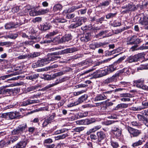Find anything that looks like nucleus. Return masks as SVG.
Returning <instances> with one entry per match:
<instances>
[{
	"instance_id": "nucleus-43",
	"label": "nucleus",
	"mask_w": 148,
	"mask_h": 148,
	"mask_svg": "<svg viewBox=\"0 0 148 148\" xmlns=\"http://www.w3.org/2000/svg\"><path fill=\"white\" fill-rule=\"evenodd\" d=\"M68 130L66 129H62L61 130H57L55 132V134H58L62 133H64L68 131Z\"/></svg>"
},
{
	"instance_id": "nucleus-22",
	"label": "nucleus",
	"mask_w": 148,
	"mask_h": 148,
	"mask_svg": "<svg viewBox=\"0 0 148 148\" xmlns=\"http://www.w3.org/2000/svg\"><path fill=\"white\" fill-rule=\"evenodd\" d=\"M121 53L119 54H118L114 56L112 58H108V59L105 60H101V61H99V62H96L95 63V66H99L103 64L104 63H107L108 62V61H110L112 58H114L116 57L117 56L119 55L120 54H121Z\"/></svg>"
},
{
	"instance_id": "nucleus-5",
	"label": "nucleus",
	"mask_w": 148,
	"mask_h": 148,
	"mask_svg": "<svg viewBox=\"0 0 148 148\" xmlns=\"http://www.w3.org/2000/svg\"><path fill=\"white\" fill-rule=\"evenodd\" d=\"M141 42L140 39L137 38V36L134 35L127 38V45H138Z\"/></svg>"
},
{
	"instance_id": "nucleus-1",
	"label": "nucleus",
	"mask_w": 148,
	"mask_h": 148,
	"mask_svg": "<svg viewBox=\"0 0 148 148\" xmlns=\"http://www.w3.org/2000/svg\"><path fill=\"white\" fill-rule=\"evenodd\" d=\"M116 69L113 65H111L107 67V68L102 70H98L97 73L99 77H101L113 72Z\"/></svg>"
},
{
	"instance_id": "nucleus-20",
	"label": "nucleus",
	"mask_w": 148,
	"mask_h": 148,
	"mask_svg": "<svg viewBox=\"0 0 148 148\" xmlns=\"http://www.w3.org/2000/svg\"><path fill=\"white\" fill-rule=\"evenodd\" d=\"M39 101L37 100H28L23 102L22 105L24 106H27L28 105L39 103Z\"/></svg>"
},
{
	"instance_id": "nucleus-7",
	"label": "nucleus",
	"mask_w": 148,
	"mask_h": 148,
	"mask_svg": "<svg viewBox=\"0 0 148 148\" xmlns=\"http://www.w3.org/2000/svg\"><path fill=\"white\" fill-rule=\"evenodd\" d=\"M127 130L132 137H137L140 133V132L137 129H134L129 126L127 127Z\"/></svg>"
},
{
	"instance_id": "nucleus-58",
	"label": "nucleus",
	"mask_w": 148,
	"mask_h": 148,
	"mask_svg": "<svg viewBox=\"0 0 148 148\" xmlns=\"http://www.w3.org/2000/svg\"><path fill=\"white\" fill-rule=\"evenodd\" d=\"M64 72H60L58 73H55L53 75V78H55L56 77L60 76L64 74Z\"/></svg>"
},
{
	"instance_id": "nucleus-60",
	"label": "nucleus",
	"mask_w": 148,
	"mask_h": 148,
	"mask_svg": "<svg viewBox=\"0 0 148 148\" xmlns=\"http://www.w3.org/2000/svg\"><path fill=\"white\" fill-rule=\"evenodd\" d=\"M78 105V104L77 102L76 101L74 103H72L70 104H69L67 106L68 107H71Z\"/></svg>"
},
{
	"instance_id": "nucleus-34",
	"label": "nucleus",
	"mask_w": 148,
	"mask_h": 148,
	"mask_svg": "<svg viewBox=\"0 0 148 148\" xmlns=\"http://www.w3.org/2000/svg\"><path fill=\"white\" fill-rule=\"evenodd\" d=\"M38 11V15L45 14L49 12V9H40Z\"/></svg>"
},
{
	"instance_id": "nucleus-16",
	"label": "nucleus",
	"mask_w": 148,
	"mask_h": 148,
	"mask_svg": "<svg viewBox=\"0 0 148 148\" xmlns=\"http://www.w3.org/2000/svg\"><path fill=\"white\" fill-rule=\"evenodd\" d=\"M97 135L98 138V141L99 143L100 142L106 137L105 134L102 131H100L97 133Z\"/></svg>"
},
{
	"instance_id": "nucleus-18",
	"label": "nucleus",
	"mask_w": 148,
	"mask_h": 148,
	"mask_svg": "<svg viewBox=\"0 0 148 148\" xmlns=\"http://www.w3.org/2000/svg\"><path fill=\"white\" fill-rule=\"evenodd\" d=\"M117 80L114 75H113L110 78H108L105 80L103 82L104 85L113 82H115Z\"/></svg>"
},
{
	"instance_id": "nucleus-29",
	"label": "nucleus",
	"mask_w": 148,
	"mask_h": 148,
	"mask_svg": "<svg viewBox=\"0 0 148 148\" xmlns=\"http://www.w3.org/2000/svg\"><path fill=\"white\" fill-rule=\"evenodd\" d=\"M27 144L25 141L20 142L17 144L15 148H24Z\"/></svg>"
},
{
	"instance_id": "nucleus-24",
	"label": "nucleus",
	"mask_w": 148,
	"mask_h": 148,
	"mask_svg": "<svg viewBox=\"0 0 148 148\" xmlns=\"http://www.w3.org/2000/svg\"><path fill=\"white\" fill-rule=\"evenodd\" d=\"M144 80L143 79H140L138 80H134V83L136 87L140 88L141 86L144 83Z\"/></svg>"
},
{
	"instance_id": "nucleus-30",
	"label": "nucleus",
	"mask_w": 148,
	"mask_h": 148,
	"mask_svg": "<svg viewBox=\"0 0 148 148\" xmlns=\"http://www.w3.org/2000/svg\"><path fill=\"white\" fill-rule=\"evenodd\" d=\"M62 6L60 4L55 5L53 7V11L54 12L59 11L62 9Z\"/></svg>"
},
{
	"instance_id": "nucleus-63",
	"label": "nucleus",
	"mask_w": 148,
	"mask_h": 148,
	"mask_svg": "<svg viewBox=\"0 0 148 148\" xmlns=\"http://www.w3.org/2000/svg\"><path fill=\"white\" fill-rule=\"evenodd\" d=\"M45 79L46 80H51L52 79L54 78L53 77V75L52 76L49 75H44Z\"/></svg>"
},
{
	"instance_id": "nucleus-12",
	"label": "nucleus",
	"mask_w": 148,
	"mask_h": 148,
	"mask_svg": "<svg viewBox=\"0 0 148 148\" xmlns=\"http://www.w3.org/2000/svg\"><path fill=\"white\" fill-rule=\"evenodd\" d=\"M142 55L140 54H138L134 56H131L127 58V60L129 63L137 61L141 58Z\"/></svg>"
},
{
	"instance_id": "nucleus-59",
	"label": "nucleus",
	"mask_w": 148,
	"mask_h": 148,
	"mask_svg": "<svg viewBox=\"0 0 148 148\" xmlns=\"http://www.w3.org/2000/svg\"><path fill=\"white\" fill-rule=\"evenodd\" d=\"M113 26L116 27L120 26L121 25V23L118 21H114L113 23Z\"/></svg>"
},
{
	"instance_id": "nucleus-51",
	"label": "nucleus",
	"mask_w": 148,
	"mask_h": 148,
	"mask_svg": "<svg viewBox=\"0 0 148 148\" xmlns=\"http://www.w3.org/2000/svg\"><path fill=\"white\" fill-rule=\"evenodd\" d=\"M112 132L115 136H116V137H118L121 135V130H120L119 131L118 130L117 131H115V132Z\"/></svg>"
},
{
	"instance_id": "nucleus-35",
	"label": "nucleus",
	"mask_w": 148,
	"mask_h": 148,
	"mask_svg": "<svg viewBox=\"0 0 148 148\" xmlns=\"http://www.w3.org/2000/svg\"><path fill=\"white\" fill-rule=\"evenodd\" d=\"M29 15L31 16L38 15V11L35 9H32L29 12Z\"/></svg>"
},
{
	"instance_id": "nucleus-25",
	"label": "nucleus",
	"mask_w": 148,
	"mask_h": 148,
	"mask_svg": "<svg viewBox=\"0 0 148 148\" xmlns=\"http://www.w3.org/2000/svg\"><path fill=\"white\" fill-rule=\"evenodd\" d=\"M88 98V95H84L79 98L77 101L79 104L86 101L87 100Z\"/></svg>"
},
{
	"instance_id": "nucleus-52",
	"label": "nucleus",
	"mask_w": 148,
	"mask_h": 148,
	"mask_svg": "<svg viewBox=\"0 0 148 148\" xmlns=\"http://www.w3.org/2000/svg\"><path fill=\"white\" fill-rule=\"evenodd\" d=\"M111 144L112 147L114 148H117L119 146L118 143L116 142L111 141Z\"/></svg>"
},
{
	"instance_id": "nucleus-13",
	"label": "nucleus",
	"mask_w": 148,
	"mask_h": 148,
	"mask_svg": "<svg viewBox=\"0 0 148 148\" xmlns=\"http://www.w3.org/2000/svg\"><path fill=\"white\" fill-rule=\"evenodd\" d=\"M49 58L47 56V58H46L38 60L37 61V64H38V66H42L45 64L50 63L51 61L50 59H51V57H49Z\"/></svg>"
},
{
	"instance_id": "nucleus-10",
	"label": "nucleus",
	"mask_w": 148,
	"mask_h": 148,
	"mask_svg": "<svg viewBox=\"0 0 148 148\" xmlns=\"http://www.w3.org/2000/svg\"><path fill=\"white\" fill-rule=\"evenodd\" d=\"M106 42H92L89 45V47L90 49L95 50L96 48L101 47L106 44Z\"/></svg>"
},
{
	"instance_id": "nucleus-2",
	"label": "nucleus",
	"mask_w": 148,
	"mask_h": 148,
	"mask_svg": "<svg viewBox=\"0 0 148 148\" xmlns=\"http://www.w3.org/2000/svg\"><path fill=\"white\" fill-rule=\"evenodd\" d=\"M23 16L19 18L20 21L19 22L14 23L13 22H10L7 23L5 25V27L6 29H10L16 28L17 27L24 23V20Z\"/></svg>"
},
{
	"instance_id": "nucleus-33",
	"label": "nucleus",
	"mask_w": 148,
	"mask_h": 148,
	"mask_svg": "<svg viewBox=\"0 0 148 148\" xmlns=\"http://www.w3.org/2000/svg\"><path fill=\"white\" fill-rule=\"evenodd\" d=\"M90 36L89 34H86L85 36L81 38V40L82 42H87L90 40Z\"/></svg>"
},
{
	"instance_id": "nucleus-54",
	"label": "nucleus",
	"mask_w": 148,
	"mask_h": 148,
	"mask_svg": "<svg viewBox=\"0 0 148 148\" xmlns=\"http://www.w3.org/2000/svg\"><path fill=\"white\" fill-rule=\"evenodd\" d=\"M120 96L121 97H132V95L129 93H122V94H120Z\"/></svg>"
},
{
	"instance_id": "nucleus-64",
	"label": "nucleus",
	"mask_w": 148,
	"mask_h": 148,
	"mask_svg": "<svg viewBox=\"0 0 148 148\" xmlns=\"http://www.w3.org/2000/svg\"><path fill=\"white\" fill-rule=\"evenodd\" d=\"M87 86V85L84 84H80L76 85L75 87L76 88H81L86 87Z\"/></svg>"
},
{
	"instance_id": "nucleus-6",
	"label": "nucleus",
	"mask_w": 148,
	"mask_h": 148,
	"mask_svg": "<svg viewBox=\"0 0 148 148\" xmlns=\"http://www.w3.org/2000/svg\"><path fill=\"white\" fill-rule=\"evenodd\" d=\"M140 18L139 20V23L142 25H143L145 28L148 29V26L146 27L145 26L148 25V17L147 15L143 14L140 15Z\"/></svg>"
},
{
	"instance_id": "nucleus-31",
	"label": "nucleus",
	"mask_w": 148,
	"mask_h": 148,
	"mask_svg": "<svg viewBox=\"0 0 148 148\" xmlns=\"http://www.w3.org/2000/svg\"><path fill=\"white\" fill-rule=\"evenodd\" d=\"M56 114L55 113H53L49 115V116H47L46 119L50 123H51L53 121L54 119L56 116Z\"/></svg>"
},
{
	"instance_id": "nucleus-44",
	"label": "nucleus",
	"mask_w": 148,
	"mask_h": 148,
	"mask_svg": "<svg viewBox=\"0 0 148 148\" xmlns=\"http://www.w3.org/2000/svg\"><path fill=\"white\" fill-rule=\"evenodd\" d=\"M40 53L38 52H34L33 54L29 55V58H34L38 56H40Z\"/></svg>"
},
{
	"instance_id": "nucleus-57",
	"label": "nucleus",
	"mask_w": 148,
	"mask_h": 148,
	"mask_svg": "<svg viewBox=\"0 0 148 148\" xmlns=\"http://www.w3.org/2000/svg\"><path fill=\"white\" fill-rule=\"evenodd\" d=\"M88 112H80L79 113V117L82 118L88 115Z\"/></svg>"
},
{
	"instance_id": "nucleus-48",
	"label": "nucleus",
	"mask_w": 148,
	"mask_h": 148,
	"mask_svg": "<svg viewBox=\"0 0 148 148\" xmlns=\"http://www.w3.org/2000/svg\"><path fill=\"white\" fill-rule=\"evenodd\" d=\"M144 108H142V107L141 106L137 107H132L131 108L130 110L133 111H139L144 109Z\"/></svg>"
},
{
	"instance_id": "nucleus-46",
	"label": "nucleus",
	"mask_w": 148,
	"mask_h": 148,
	"mask_svg": "<svg viewBox=\"0 0 148 148\" xmlns=\"http://www.w3.org/2000/svg\"><path fill=\"white\" fill-rule=\"evenodd\" d=\"M116 13H110L106 15V18L107 19H110L111 18H112L114 17L116 15Z\"/></svg>"
},
{
	"instance_id": "nucleus-21",
	"label": "nucleus",
	"mask_w": 148,
	"mask_h": 148,
	"mask_svg": "<svg viewBox=\"0 0 148 148\" xmlns=\"http://www.w3.org/2000/svg\"><path fill=\"white\" fill-rule=\"evenodd\" d=\"M41 30L42 31H45L50 29L51 27V23H46L40 25Z\"/></svg>"
},
{
	"instance_id": "nucleus-8",
	"label": "nucleus",
	"mask_w": 148,
	"mask_h": 148,
	"mask_svg": "<svg viewBox=\"0 0 148 148\" xmlns=\"http://www.w3.org/2000/svg\"><path fill=\"white\" fill-rule=\"evenodd\" d=\"M7 113V119L12 120L17 119L20 117L19 112H10Z\"/></svg>"
},
{
	"instance_id": "nucleus-4",
	"label": "nucleus",
	"mask_w": 148,
	"mask_h": 148,
	"mask_svg": "<svg viewBox=\"0 0 148 148\" xmlns=\"http://www.w3.org/2000/svg\"><path fill=\"white\" fill-rule=\"evenodd\" d=\"M27 127V124L26 123L20 125L14 129L12 131L11 133L13 135H21L25 131Z\"/></svg>"
},
{
	"instance_id": "nucleus-17",
	"label": "nucleus",
	"mask_w": 148,
	"mask_h": 148,
	"mask_svg": "<svg viewBox=\"0 0 148 148\" xmlns=\"http://www.w3.org/2000/svg\"><path fill=\"white\" fill-rule=\"evenodd\" d=\"M107 95H104L103 93L98 95L94 99V101H97L106 99L107 98Z\"/></svg>"
},
{
	"instance_id": "nucleus-50",
	"label": "nucleus",
	"mask_w": 148,
	"mask_h": 148,
	"mask_svg": "<svg viewBox=\"0 0 148 148\" xmlns=\"http://www.w3.org/2000/svg\"><path fill=\"white\" fill-rule=\"evenodd\" d=\"M143 141L141 140H139L138 142L133 143L132 145V146L134 147H136L141 145Z\"/></svg>"
},
{
	"instance_id": "nucleus-40",
	"label": "nucleus",
	"mask_w": 148,
	"mask_h": 148,
	"mask_svg": "<svg viewBox=\"0 0 148 148\" xmlns=\"http://www.w3.org/2000/svg\"><path fill=\"white\" fill-rule=\"evenodd\" d=\"M18 34L16 33H15L14 34H10L6 36L8 38L14 39L18 37Z\"/></svg>"
},
{
	"instance_id": "nucleus-41",
	"label": "nucleus",
	"mask_w": 148,
	"mask_h": 148,
	"mask_svg": "<svg viewBox=\"0 0 148 148\" xmlns=\"http://www.w3.org/2000/svg\"><path fill=\"white\" fill-rule=\"evenodd\" d=\"M126 29L125 27H124L121 29H117L113 31V33L116 34L120 33Z\"/></svg>"
},
{
	"instance_id": "nucleus-55",
	"label": "nucleus",
	"mask_w": 148,
	"mask_h": 148,
	"mask_svg": "<svg viewBox=\"0 0 148 148\" xmlns=\"http://www.w3.org/2000/svg\"><path fill=\"white\" fill-rule=\"evenodd\" d=\"M108 32V31L107 30H105V31H102L101 32L98 34L96 35V37L98 38L100 36H101L102 35L104 34H105L106 33Z\"/></svg>"
},
{
	"instance_id": "nucleus-19",
	"label": "nucleus",
	"mask_w": 148,
	"mask_h": 148,
	"mask_svg": "<svg viewBox=\"0 0 148 148\" xmlns=\"http://www.w3.org/2000/svg\"><path fill=\"white\" fill-rule=\"evenodd\" d=\"M72 38V36L70 34H66L60 39V41L62 42L68 41L71 40Z\"/></svg>"
},
{
	"instance_id": "nucleus-61",
	"label": "nucleus",
	"mask_w": 148,
	"mask_h": 148,
	"mask_svg": "<svg viewBox=\"0 0 148 148\" xmlns=\"http://www.w3.org/2000/svg\"><path fill=\"white\" fill-rule=\"evenodd\" d=\"M90 137L92 140H98L97 137L96 135L93 134H92L90 135Z\"/></svg>"
},
{
	"instance_id": "nucleus-23",
	"label": "nucleus",
	"mask_w": 148,
	"mask_h": 148,
	"mask_svg": "<svg viewBox=\"0 0 148 148\" xmlns=\"http://www.w3.org/2000/svg\"><path fill=\"white\" fill-rule=\"evenodd\" d=\"M10 145V142L8 140H2L0 141V148L7 147Z\"/></svg>"
},
{
	"instance_id": "nucleus-38",
	"label": "nucleus",
	"mask_w": 148,
	"mask_h": 148,
	"mask_svg": "<svg viewBox=\"0 0 148 148\" xmlns=\"http://www.w3.org/2000/svg\"><path fill=\"white\" fill-rule=\"evenodd\" d=\"M125 71V69L122 70H120L116 73L114 75L116 79H117V78L119 77L120 74L123 73H124Z\"/></svg>"
},
{
	"instance_id": "nucleus-15",
	"label": "nucleus",
	"mask_w": 148,
	"mask_h": 148,
	"mask_svg": "<svg viewBox=\"0 0 148 148\" xmlns=\"http://www.w3.org/2000/svg\"><path fill=\"white\" fill-rule=\"evenodd\" d=\"M78 49L76 47L69 48L66 49L61 51V54H66L68 53H71L77 51Z\"/></svg>"
},
{
	"instance_id": "nucleus-45",
	"label": "nucleus",
	"mask_w": 148,
	"mask_h": 148,
	"mask_svg": "<svg viewBox=\"0 0 148 148\" xmlns=\"http://www.w3.org/2000/svg\"><path fill=\"white\" fill-rule=\"evenodd\" d=\"M110 1L106 0L101 3L99 4V6H107L110 4Z\"/></svg>"
},
{
	"instance_id": "nucleus-11",
	"label": "nucleus",
	"mask_w": 148,
	"mask_h": 148,
	"mask_svg": "<svg viewBox=\"0 0 148 148\" xmlns=\"http://www.w3.org/2000/svg\"><path fill=\"white\" fill-rule=\"evenodd\" d=\"M61 54V51L55 52L53 53L50 54H48L47 55V57L49 58V57H51V59L50 61H53L57 60L58 59L60 58L61 57L59 56H57V55H59Z\"/></svg>"
},
{
	"instance_id": "nucleus-27",
	"label": "nucleus",
	"mask_w": 148,
	"mask_h": 148,
	"mask_svg": "<svg viewBox=\"0 0 148 148\" xmlns=\"http://www.w3.org/2000/svg\"><path fill=\"white\" fill-rule=\"evenodd\" d=\"M39 76L38 74H32L29 75L26 77V78L28 79H30L34 81V80L38 78Z\"/></svg>"
},
{
	"instance_id": "nucleus-14",
	"label": "nucleus",
	"mask_w": 148,
	"mask_h": 148,
	"mask_svg": "<svg viewBox=\"0 0 148 148\" xmlns=\"http://www.w3.org/2000/svg\"><path fill=\"white\" fill-rule=\"evenodd\" d=\"M138 7V5H135L133 3H130L127 5V9L123 12H126L129 11H134L137 10Z\"/></svg>"
},
{
	"instance_id": "nucleus-37",
	"label": "nucleus",
	"mask_w": 148,
	"mask_h": 148,
	"mask_svg": "<svg viewBox=\"0 0 148 148\" xmlns=\"http://www.w3.org/2000/svg\"><path fill=\"white\" fill-rule=\"evenodd\" d=\"M120 130H121V129L119 128L116 124L114 123L112 125V132Z\"/></svg>"
},
{
	"instance_id": "nucleus-9",
	"label": "nucleus",
	"mask_w": 148,
	"mask_h": 148,
	"mask_svg": "<svg viewBox=\"0 0 148 148\" xmlns=\"http://www.w3.org/2000/svg\"><path fill=\"white\" fill-rule=\"evenodd\" d=\"M95 120L93 118L86 119L85 120L77 121L76 123L79 124L89 125L95 122Z\"/></svg>"
},
{
	"instance_id": "nucleus-53",
	"label": "nucleus",
	"mask_w": 148,
	"mask_h": 148,
	"mask_svg": "<svg viewBox=\"0 0 148 148\" xmlns=\"http://www.w3.org/2000/svg\"><path fill=\"white\" fill-rule=\"evenodd\" d=\"M148 69V64L145 65H141L139 67H138L137 69L138 70H142L144 69Z\"/></svg>"
},
{
	"instance_id": "nucleus-49",
	"label": "nucleus",
	"mask_w": 148,
	"mask_h": 148,
	"mask_svg": "<svg viewBox=\"0 0 148 148\" xmlns=\"http://www.w3.org/2000/svg\"><path fill=\"white\" fill-rule=\"evenodd\" d=\"M75 15L74 13L67 14L66 16V18L68 19H71L73 18L75 16Z\"/></svg>"
},
{
	"instance_id": "nucleus-32",
	"label": "nucleus",
	"mask_w": 148,
	"mask_h": 148,
	"mask_svg": "<svg viewBox=\"0 0 148 148\" xmlns=\"http://www.w3.org/2000/svg\"><path fill=\"white\" fill-rule=\"evenodd\" d=\"M58 31L57 30L53 31L52 32H50L46 35L45 37L47 38H50L51 36H53L56 35L58 33Z\"/></svg>"
},
{
	"instance_id": "nucleus-47",
	"label": "nucleus",
	"mask_w": 148,
	"mask_h": 148,
	"mask_svg": "<svg viewBox=\"0 0 148 148\" xmlns=\"http://www.w3.org/2000/svg\"><path fill=\"white\" fill-rule=\"evenodd\" d=\"M53 141L51 138H48L45 139L44 141V143L45 146L47 145V144H51L53 142Z\"/></svg>"
},
{
	"instance_id": "nucleus-3",
	"label": "nucleus",
	"mask_w": 148,
	"mask_h": 148,
	"mask_svg": "<svg viewBox=\"0 0 148 148\" xmlns=\"http://www.w3.org/2000/svg\"><path fill=\"white\" fill-rule=\"evenodd\" d=\"M86 21V18L84 17H76L73 19V21H76L75 23L71 24L69 26L70 28L73 29L80 26L82 24V22H85Z\"/></svg>"
},
{
	"instance_id": "nucleus-42",
	"label": "nucleus",
	"mask_w": 148,
	"mask_h": 148,
	"mask_svg": "<svg viewBox=\"0 0 148 148\" xmlns=\"http://www.w3.org/2000/svg\"><path fill=\"white\" fill-rule=\"evenodd\" d=\"M18 138V137L17 136H13L10 137L9 141L10 142V144L11 142L13 143L16 141Z\"/></svg>"
},
{
	"instance_id": "nucleus-36",
	"label": "nucleus",
	"mask_w": 148,
	"mask_h": 148,
	"mask_svg": "<svg viewBox=\"0 0 148 148\" xmlns=\"http://www.w3.org/2000/svg\"><path fill=\"white\" fill-rule=\"evenodd\" d=\"M17 75V73H15L11 74L1 76L0 77V80H3L6 78H8L9 77L13 76V75Z\"/></svg>"
},
{
	"instance_id": "nucleus-56",
	"label": "nucleus",
	"mask_w": 148,
	"mask_h": 148,
	"mask_svg": "<svg viewBox=\"0 0 148 148\" xmlns=\"http://www.w3.org/2000/svg\"><path fill=\"white\" fill-rule=\"evenodd\" d=\"M137 117L139 120L143 121V122L146 119L145 116L140 114L137 115Z\"/></svg>"
},
{
	"instance_id": "nucleus-39",
	"label": "nucleus",
	"mask_w": 148,
	"mask_h": 148,
	"mask_svg": "<svg viewBox=\"0 0 148 148\" xmlns=\"http://www.w3.org/2000/svg\"><path fill=\"white\" fill-rule=\"evenodd\" d=\"M39 87V86H32L28 88L27 90L28 92L33 91L37 89Z\"/></svg>"
},
{
	"instance_id": "nucleus-62",
	"label": "nucleus",
	"mask_w": 148,
	"mask_h": 148,
	"mask_svg": "<svg viewBox=\"0 0 148 148\" xmlns=\"http://www.w3.org/2000/svg\"><path fill=\"white\" fill-rule=\"evenodd\" d=\"M84 127H77L75 129V131L77 132H79L84 130Z\"/></svg>"
},
{
	"instance_id": "nucleus-28",
	"label": "nucleus",
	"mask_w": 148,
	"mask_h": 148,
	"mask_svg": "<svg viewBox=\"0 0 148 148\" xmlns=\"http://www.w3.org/2000/svg\"><path fill=\"white\" fill-rule=\"evenodd\" d=\"M11 90L5 88L4 86H2L0 87V95L5 94H9Z\"/></svg>"
},
{
	"instance_id": "nucleus-26",
	"label": "nucleus",
	"mask_w": 148,
	"mask_h": 148,
	"mask_svg": "<svg viewBox=\"0 0 148 148\" xmlns=\"http://www.w3.org/2000/svg\"><path fill=\"white\" fill-rule=\"evenodd\" d=\"M59 83V82L58 81V80H57L55 83L51 84H49L46 86L45 87L42 89V90L43 91H47L49 88L53 87V86L57 85Z\"/></svg>"
}]
</instances>
